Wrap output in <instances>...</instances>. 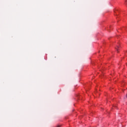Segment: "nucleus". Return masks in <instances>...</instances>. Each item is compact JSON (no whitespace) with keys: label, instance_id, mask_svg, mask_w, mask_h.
Returning <instances> with one entry per match:
<instances>
[{"label":"nucleus","instance_id":"1","mask_svg":"<svg viewBox=\"0 0 127 127\" xmlns=\"http://www.w3.org/2000/svg\"><path fill=\"white\" fill-rule=\"evenodd\" d=\"M116 50H117L118 52H119V50L120 49V46H117V47H116Z\"/></svg>","mask_w":127,"mask_h":127},{"label":"nucleus","instance_id":"2","mask_svg":"<svg viewBox=\"0 0 127 127\" xmlns=\"http://www.w3.org/2000/svg\"><path fill=\"white\" fill-rule=\"evenodd\" d=\"M61 126H60V125H58L57 126V127H60Z\"/></svg>","mask_w":127,"mask_h":127},{"label":"nucleus","instance_id":"3","mask_svg":"<svg viewBox=\"0 0 127 127\" xmlns=\"http://www.w3.org/2000/svg\"><path fill=\"white\" fill-rule=\"evenodd\" d=\"M116 10H117V9H115V10H114V12H116Z\"/></svg>","mask_w":127,"mask_h":127},{"label":"nucleus","instance_id":"4","mask_svg":"<svg viewBox=\"0 0 127 127\" xmlns=\"http://www.w3.org/2000/svg\"><path fill=\"white\" fill-rule=\"evenodd\" d=\"M126 3H127V0L126 1Z\"/></svg>","mask_w":127,"mask_h":127}]
</instances>
